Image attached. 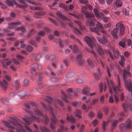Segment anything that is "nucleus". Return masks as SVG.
Returning a JSON list of instances; mask_svg holds the SVG:
<instances>
[{
	"label": "nucleus",
	"mask_w": 132,
	"mask_h": 132,
	"mask_svg": "<svg viewBox=\"0 0 132 132\" xmlns=\"http://www.w3.org/2000/svg\"><path fill=\"white\" fill-rule=\"evenodd\" d=\"M107 85L106 84H105L104 91H105L106 87L108 86H109V87L110 92L111 93L114 92L115 93L114 96L115 103L117 104L118 103L120 94H121V101L123 100L124 98V96L123 93L121 92L120 82L119 76H117V82L118 84L117 86H116L113 82L111 80H107Z\"/></svg>",
	"instance_id": "1"
},
{
	"label": "nucleus",
	"mask_w": 132,
	"mask_h": 132,
	"mask_svg": "<svg viewBox=\"0 0 132 132\" xmlns=\"http://www.w3.org/2000/svg\"><path fill=\"white\" fill-rule=\"evenodd\" d=\"M10 122L13 124L14 126L17 127V129H15L14 127L10 125V123L7 121H4L5 126L9 128L11 132H15V131L17 132H21V131H25V130L24 127L20 123H18L16 120H11Z\"/></svg>",
	"instance_id": "2"
},
{
	"label": "nucleus",
	"mask_w": 132,
	"mask_h": 132,
	"mask_svg": "<svg viewBox=\"0 0 132 132\" xmlns=\"http://www.w3.org/2000/svg\"><path fill=\"white\" fill-rule=\"evenodd\" d=\"M30 115V117H29L28 116H26V118L23 119V121L24 122V125L25 128L29 132H32V130L26 126V125H29L30 124L31 121H36L38 122H43V120L40 118L36 117L34 116L33 113L31 112L28 110H26Z\"/></svg>",
	"instance_id": "3"
},
{
	"label": "nucleus",
	"mask_w": 132,
	"mask_h": 132,
	"mask_svg": "<svg viewBox=\"0 0 132 132\" xmlns=\"http://www.w3.org/2000/svg\"><path fill=\"white\" fill-rule=\"evenodd\" d=\"M116 27V28H114V29L111 31V33L114 38L117 39L118 38V34L119 30V35L120 36H122L125 34V28L123 24L120 23H118L117 24Z\"/></svg>",
	"instance_id": "4"
},
{
	"label": "nucleus",
	"mask_w": 132,
	"mask_h": 132,
	"mask_svg": "<svg viewBox=\"0 0 132 132\" xmlns=\"http://www.w3.org/2000/svg\"><path fill=\"white\" fill-rule=\"evenodd\" d=\"M41 104L45 110H48L50 113L52 115V117L51 118V121L50 126L51 129L53 130L55 129L56 127L55 125L56 124L57 121L56 118L53 113V109L50 106H49V108L47 107L46 104L43 103H42Z\"/></svg>",
	"instance_id": "5"
},
{
	"label": "nucleus",
	"mask_w": 132,
	"mask_h": 132,
	"mask_svg": "<svg viewBox=\"0 0 132 132\" xmlns=\"http://www.w3.org/2000/svg\"><path fill=\"white\" fill-rule=\"evenodd\" d=\"M85 40L88 45L92 48L94 49V47L95 48L97 52L100 55H102L104 53L103 50L100 46L97 47L94 45L92 39L87 36L85 37Z\"/></svg>",
	"instance_id": "6"
},
{
	"label": "nucleus",
	"mask_w": 132,
	"mask_h": 132,
	"mask_svg": "<svg viewBox=\"0 0 132 132\" xmlns=\"http://www.w3.org/2000/svg\"><path fill=\"white\" fill-rule=\"evenodd\" d=\"M87 7L86 6H84L82 8V11L86 15V18L88 20V22L89 26L92 27L95 24V20L94 18V15L93 13H89L87 11Z\"/></svg>",
	"instance_id": "7"
},
{
	"label": "nucleus",
	"mask_w": 132,
	"mask_h": 132,
	"mask_svg": "<svg viewBox=\"0 0 132 132\" xmlns=\"http://www.w3.org/2000/svg\"><path fill=\"white\" fill-rule=\"evenodd\" d=\"M132 127V123L130 120L129 119L125 122V126L122 123L120 125L119 129L121 132H123L126 129H130Z\"/></svg>",
	"instance_id": "8"
},
{
	"label": "nucleus",
	"mask_w": 132,
	"mask_h": 132,
	"mask_svg": "<svg viewBox=\"0 0 132 132\" xmlns=\"http://www.w3.org/2000/svg\"><path fill=\"white\" fill-rule=\"evenodd\" d=\"M122 107L125 112L128 111H131L132 110V101L130 100H125L122 105Z\"/></svg>",
	"instance_id": "9"
},
{
	"label": "nucleus",
	"mask_w": 132,
	"mask_h": 132,
	"mask_svg": "<svg viewBox=\"0 0 132 132\" xmlns=\"http://www.w3.org/2000/svg\"><path fill=\"white\" fill-rule=\"evenodd\" d=\"M20 25V23L19 22L11 23L9 25V29H11L14 28L15 30H18L19 31L23 32L25 30V29L24 27L19 28L18 26Z\"/></svg>",
	"instance_id": "10"
},
{
	"label": "nucleus",
	"mask_w": 132,
	"mask_h": 132,
	"mask_svg": "<svg viewBox=\"0 0 132 132\" xmlns=\"http://www.w3.org/2000/svg\"><path fill=\"white\" fill-rule=\"evenodd\" d=\"M35 114L38 116H42L43 118H44L45 120L44 121L45 123L47 124L48 123L49 121V119L46 115H44L42 111L40 110L38 108H36L34 110Z\"/></svg>",
	"instance_id": "11"
},
{
	"label": "nucleus",
	"mask_w": 132,
	"mask_h": 132,
	"mask_svg": "<svg viewBox=\"0 0 132 132\" xmlns=\"http://www.w3.org/2000/svg\"><path fill=\"white\" fill-rule=\"evenodd\" d=\"M68 91L69 93V95L68 96L66 95L64 93V92L61 91V93L62 94L61 97L63 100L64 101L68 103L69 102L68 100V98H71L73 97L71 96L70 94V93L73 92L72 89V88H69L68 89Z\"/></svg>",
	"instance_id": "12"
},
{
	"label": "nucleus",
	"mask_w": 132,
	"mask_h": 132,
	"mask_svg": "<svg viewBox=\"0 0 132 132\" xmlns=\"http://www.w3.org/2000/svg\"><path fill=\"white\" fill-rule=\"evenodd\" d=\"M47 101L48 102V103L50 104H52L54 105L55 108H58V106L56 105L55 104V103H56L59 104L61 106H62L63 105V104L62 102L59 100H56L55 101H54V103H53V100H52V98L50 97H47Z\"/></svg>",
	"instance_id": "13"
},
{
	"label": "nucleus",
	"mask_w": 132,
	"mask_h": 132,
	"mask_svg": "<svg viewBox=\"0 0 132 132\" xmlns=\"http://www.w3.org/2000/svg\"><path fill=\"white\" fill-rule=\"evenodd\" d=\"M103 27L102 25L98 22H97L96 27L91 28H90V30L92 31L96 32L97 35H100V33L99 32V30L101 29H102Z\"/></svg>",
	"instance_id": "14"
},
{
	"label": "nucleus",
	"mask_w": 132,
	"mask_h": 132,
	"mask_svg": "<svg viewBox=\"0 0 132 132\" xmlns=\"http://www.w3.org/2000/svg\"><path fill=\"white\" fill-rule=\"evenodd\" d=\"M58 16L60 17L62 20H65L67 21L68 22H67V23L71 27H73V23L71 22L69 19L67 18L65 16L61 14V13H60L58 14Z\"/></svg>",
	"instance_id": "15"
},
{
	"label": "nucleus",
	"mask_w": 132,
	"mask_h": 132,
	"mask_svg": "<svg viewBox=\"0 0 132 132\" xmlns=\"http://www.w3.org/2000/svg\"><path fill=\"white\" fill-rule=\"evenodd\" d=\"M98 62L99 64H101L102 67L103 68H104L106 67L107 71V72L108 76L110 77H111V75L110 73V71H111V70L109 68L107 67L105 62H102L101 60H100L99 61H98Z\"/></svg>",
	"instance_id": "16"
},
{
	"label": "nucleus",
	"mask_w": 132,
	"mask_h": 132,
	"mask_svg": "<svg viewBox=\"0 0 132 132\" xmlns=\"http://www.w3.org/2000/svg\"><path fill=\"white\" fill-rule=\"evenodd\" d=\"M43 54H35L34 55L33 57L36 58H39V57H44L45 58H55L56 57L55 56L51 55H45L44 56H43Z\"/></svg>",
	"instance_id": "17"
},
{
	"label": "nucleus",
	"mask_w": 132,
	"mask_h": 132,
	"mask_svg": "<svg viewBox=\"0 0 132 132\" xmlns=\"http://www.w3.org/2000/svg\"><path fill=\"white\" fill-rule=\"evenodd\" d=\"M108 37H103L102 38L98 37L97 39L99 42L103 44H105L107 43L108 41Z\"/></svg>",
	"instance_id": "18"
},
{
	"label": "nucleus",
	"mask_w": 132,
	"mask_h": 132,
	"mask_svg": "<svg viewBox=\"0 0 132 132\" xmlns=\"http://www.w3.org/2000/svg\"><path fill=\"white\" fill-rule=\"evenodd\" d=\"M31 71L32 72H35V70L37 69H40L42 68V66L40 65H38L37 64H35L31 66Z\"/></svg>",
	"instance_id": "19"
},
{
	"label": "nucleus",
	"mask_w": 132,
	"mask_h": 132,
	"mask_svg": "<svg viewBox=\"0 0 132 132\" xmlns=\"http://www.w3.org/2000/svg\"><path fill=\"white\" fill-rule=\"evenodd\" d=\"M101 73L100 72V70L98 68L97 69L96 72H95L94 74V76L95 79L98 80L100 79V76Z\"/></svg>",
	"instance_id": "20"
},
{
	"label": "nucleus",
	"mask_w": 132,
	"mask_h": 132,
	"mask_svg": "<svg viewBox=\"0 0 132 132\" xmlns=\"http://www.w3.org/2000/svg\"><path fill=\"white\" fill-rule=\"evenodd\" d=\"M0 84L4 89L6 90L7 89L8 85V83L5 79L2 82L0 81Z\"/></svg>",
	"instance_id": "21"
},
{
	"label": "nucleus",
	"mask_w": 132,
	"mask_h": 132,
	"mask_svg": "<svg viewBox=\"0 0 132 132\" xmlns=\"http://www.w3.org/2000/svg\"><path fill=\"white\" fill-rule=\"evenodd\" d=\"M118 122V121L117 120H112V122L111 123V132H113V130L116 127L117 124Z\"/></svg>",
	"instance_id": "22"
},
{
	"label": "nucleus",
	"mask_w": 132,
	"mask_h": 132,
	"mask_svg": "<svg viewBox=\"0 0 132 132\" xmlns=\"http://www.w3.org/2000/svg\"><path fill=\"white\" fill-rule=\"evenodd\" d=\"M112 49L115 57L116 58H118L120 56L121 57V58H123V56L122 55H121L117 50H115L113 48H112Z\"/></svg>",
	"instance_id": "23"
},
{
	"label": "nucleus",
	"mask_w": 132,
	"mask_h": 132,
	"mask_svg": "<svg viewBox=\"0 0 132 132\" xmlns=\"http://www.w3.org/2000/svg\"><path fill=\"white\" fill-rule=\"evenodd\" d=\"M11 63V61L7 59H6L4 61H2V62L3 65L4 67H5L6 65L8 66L10 65Z\"/></svg>",
	"instance_id": "24"
},
{
	"label": "nucleus",
	"mask_w": 132,
	"mask_h": 132,
	"mask_svg": "<svg viewBox=\"0 0 132 132\" xmlns=\"http://www.w3.org/2000/svg\"><path fill=\"white\" fill-rule=\"evenodd\" d=\"M98 101V100L97 98L93 100L92 101V102L90 103L89 104V105H88V110L91 109V107H90V106L94 105L95 104L97 103Z\"/></svg>",
	"instance_id": "25"
},
{
	"label": "nucleus",
	"mask_w": 132,
	"mask_h": 132,
	"mask_svg": "<svg viewBox=\"0 0 132 132\" xmlns=\"http://www.w3.org/2000/svg\"><path fill=\"white\" fill-rule=\"evenodd\" d=\"M76 61L79 66H82L84 64V60L83 58H77Z\"/></svg>",
	"instance_id": "26"
},
{
	"label": "nucleus",
	"mask_w": 132,
	"mask_h": 132,
	"mask_svg": "<svg viewBox=\"0 0 132 132\" xmlns=\"http://www.w3.org/2000/svg\"><path fill=\"white\" fill-rule=\"evenodd\" d=\"M89 89L88 87H85L84 88L82 93L85 95H89V93L88 91Z\"/></svg>",
	"instance_id": "27"
},
{
	"label": "nucleus",
	"mask_w": 132,
	"mask_h": 132,
	"mask_svg": "<svg viewBox=\"0 0 132 132\" xmlns=\"http://www.w3.org/2000/svg\"><path fill=\"white\" fill-rule=\"evenodd\" d=\"M94 62L93 60L91 59L90 58H88L87 60L88 64L91 67H93L94 66Z\"/></svg>",
	"instance_id": "28"
},
{
	"label": "nucleus",
	"mask_w": 132,
	"mask_h": 132,
	"mask_svg": "<svg viewBox=\"0 0 132 132\" xmlns=\"http://www.w3.org/2000/svg\"><path fill=\"white\" fill-rule=\"evenodd\" d=\"M69 47L71 48L72 49L73 52L75 53H77L78 51V49L77 46L75 45H74L73 46V48H72V45H70Z\"/></svg>",
	"instance_id": "29"
},
{
	"label": "nucleus",
	"mask_w": 132,
	"mask_h": 132,
	"mask_svg": "<svg viewBox=\"0 0 132 132\" xmlns=\"http://www.w3.org/2000/svg\"><path fill=\"white\" fill-rule=\"evenodd\" d=\"M75 115L76 117H78L79 118H81V116L80 115L81 114V111L78 110H76L74 112Z\"/></svg>",
	"instance_id": "30"
},
{
	"label": "nucleus",
	"mask_w": 132,
	"mask_h": 132,
	"mask_svg": "<svg viewBox=\"0 0 132 132\" xmlns=\"http://www.w3.org/2000/svg\"><path fill=\"white\" fill-rule=\"evenodd\" d=\"M45 14L44 12L43 11H40L37 12H36L35 13V14L34 15V16L37 18L39 15H43Z\"/></svg>",
	"instance_id": "31"
},
{
	"label": "nucleus",
	"mask_w": 132,
	"mask_h": 132,
	"mask_svg": "<svg viewBox=\"0 0 132 132\" xmlns=\"http://www.w3.org/2000/svg\"><path fill=\"white\" fill-rule=\"evenodd\" d=\"M6 3L9 6H13L14 4H15V2L12 0H6Z\"/></svg>",
	"instance_id": "32"
},
{
	"label": "nucleus",
	"mask_w": 132,
	"mask_h": 132,
	"mask_svg": "<svg viewBox=\"0 0 132 132\" xmlns=\"http://www.w3.org/2000/svg\"><path fill=\"white\" fill-rule=\"evenodd\" d=\"M40 129L43 132H51V130L50 129H48L44 126L41 127Z\"/></svg>",
	"instance_id": "33"
},
{
	"label": "nucleus",
	"mask_w": 132,
	"mask_h": 132,
	"mask_svg": "<svg viewBox=\"0 0 132 132\" xmlns=\"http://www.w3.org/2000/svg\"><path fill=\"white\" fill-rule=\"evenodd\" d=\"M67 119L68 120L73 122H75L74 118L71 116L70 117L68 115L67 117Z\"/></svg>",
	"instance_id": "34"
},
{
	"label": "nucleus",
	"mask_w": 132,
	"mask_h": 132,
	"mask_svg": "<svg viewBox=\"0 0 132 132\" xmlns=\"http://www.w3.org/2000/svg\"><path fill=\"white\" fill-rule=\"evenodd\" d=\"M94 12L95 15L98 18H99L100 17V15L99 14V12L97 9L96 8L94 9Z\"/></svg>",
	"instance_id": "35"
},
{
	"label": "nucleus",
	"mask_w": 132,
	"mask_h": 132,
	"mask_svg": "<svg viewBox=\"0 0 132 132\" xmlns=\"http://www.w3.org/2000/svg\"><path fill=\"white\" fill-rule=\"evenodd\" d=\"M100 32L102 34L103 37H108L109 35L108 33L106 32L104 30H100Z\"/></svg>",
	"instance_id": "36"
},
{
	"label": "nucleus",
	"mask_w": 132,
	"mask_h": 132,
	"mask_svg": "<svg viewBox=\"0 0 132 132\" xmlns=\"http://www.w3.org/2000/svg\"><path fill=\"white\" fill-rule=\"evenodd\" d=\"M124 116V114L122 112H120L118 113L117 117L119 118V120H121L123 119V117Z\"/></svg>",
	"instance_id": "37"
},
{
	"label": "nucleus",
	"mask_w": 132,
	"mask_h": 132,
	"mask_svg": "<svg viewBox=\"0 0 132 132\" xmlns=\"http://www.w3.org/2000/svg\"><path fill=\"white\" fill-rule=\"evenodd\" d=\"M87 96H85L83 97L82 98L83 100L86 103H88L91 101L90 99L89 98L87 99Z\"/></svg>",
	"instance_id": "38"
},
{
	"label": "nucleus",
	"mask_w": 132,
	"mask_h": 132,
	"mask_svg": "<svg viewBox=\"0 0 132 132\" xmlns=\"http://www.w3.org/2000/svg\"><path fill=\"white\" fill-rule=\"evenodd\" d=\"M122 3L121 0H117L116 1V6L120 7L122 5Z\"/></svg>",
	"instance_id": "39"
},
{
	"label": "nucleus",
	"mask_w": 132,
	"mask_h": 132,
	"mask_svg": "<svg viewBox=\"0 0 132 132\" xmlns=\"http://www.w3.org/2000/svg\"><path fill=\"white\" fill-rule=\"evenodd\" d=\"M60 129H61V131H67L68 129V128L66 127H64V126L63 125H60Z\"/></svg>",
	"instance_id": "40"
},
{
	"label": "nucleus",
	"mask_w": 132,
	"mask_h": 132,
	"mask_svg": "<svg viewBox=\"0 0 132 132\" xmlns=\"http://www.w3.org/2000/svg\"><path fill=\"white\" fill-rule=\"evenodd\" d=\"M59 6L60 7L62 8L63 9L66 10H67L68 9V7L66 5L62 3L60 4L59 5Z\"/></svg>",
	"instance_id": "41"
},
{
	"label": "nucleus",
	"mask_w": 132,
	"mask_h": 132,
	"mask_svg": "<svg viewBox=\"0 0 132 132\" xmlns=\"http://www.w3.org/2000/svg\"><path fill=\"white\" fill-rule=\"evenodd\" d=\"M108 123V121H103L102 124V127L103 129L104 130L106 127V125Z\"/></svg>",
	"instance_id": "42"
},
{
	"label": "nucleus",
	"mask_w": 132,
	"mask_h": 132,
	"mask_svg": "<svg viewBox=\"0 0 132 132\" xmlns=\"http://www.w3.org/2000/svg\"><path fill=\"white\" fill-rule=\"evenodd\" d=\"M114 101L113 98V96L112 95H111L110 97L109 100V102L110 103H114Z\"/></svg>",
	"instance_id": "43"
},
{
	"label": "nucleus",
	"mask_w": 132,
	"mask_h": 132,
	"mask_svg": "<svg viewBox=\"0 0 132 132\" xmlns=\"http://www.w3.org/2000/svg\"><path fill=\"white\" fill-rule=\"evenodd\" d=\"M15 87L16 89L19 88L20 86L19 81L18 80H15L14 81Z\"/></svg>",
	"instance_id": "44"
},
{
	"label": "nucleus",
	"mask_w": 132,
	"mask_h": 132,
	"mask_svg": "<svg viewBox=\"0 0 132 132\" xmlns=\"http://www.w3.org/2000/svg\"><path fill=\"white\" fill-rule=\"evenodd\" d=\"M122 12L123 14L125 15L128 16L129 15V13L128 10L126 9H123L122 10Z\"/></svg>",
	"instance_id": "45"
},
{
	"label": "nucleus",
	"mask_w": 132,
	"mask_h": 132,
	"mask_svg": "<svg viewBox=\"0 0 132 132\" xmlns=\"http://www.w3.org/2000/svg\"><path fill=\"white\" fill-rule=\"evenodd\" d=\"M26 50L29 52H31L32 51L33 48L32 47L28 46L27 47Z\"/></svg>",
	"instance_id": "46"
},
{
	"label": "nucleus",
	"mask_w": 132,
	"mask_h": 132,
	"mask_svg": "<svg viewBox=\"0 0 132 132\" xmlns=\"http://www.w3.org/2000/svg\"><path fill=\"white\" fill-rule=\"evenodd\" d=\"M30 8L32 10H41L39 7L36 6H30Z\"/></svg>",
	"instance_id": "47"
},
{
	"label": "nucleus",
	"mask_w": 132,
	"mask_h": 132,
	"mask_svg": "<svg viewBox=\"0 0 132 132\" xmlns=\"http://www.w3.org/2000/svg\"><path fill=\"white\" fill-rule=\"evenodd\" d=\"M102 19L104 22L106 23L108 21L110 20V18L106 16L103 17L102 18Z\"/></svg>",
	"instance_id": "48"
},
{
	"label": "nucleus",
	"mask_w": 132,
	"mask_h": 132,
	"mask_svg": "<svg viewBox=\"0 0 132 132\" xmlns=\"http://www.w3.org/2000/svg\"><path fill=\"white\" fill-rule=\"evenodd\" d=\"M74 31L76 33H78L80 34H81L82 33L76 27L73 28Z\"/></svg>",
	"instance_id": "49"
},
{
	"label": "nucleus",
	"mask_w": 132,
	"mask_h": 132,
	"mask_svg": "<svg viewBox=\"0 0 132 132\" xmlns=\"http://www.w3.org/2000/svg\"><path fill=\"white\" fill-rule=\"evenodd\" d=\"M104 53L109 55L110 58H113L112 53L109 51L106 50L105 51Z\"/></svg>",
	"instance_id": "50"
},
{
	"label": "nucleus",
	"mask_w": 132,
	"mask_h": 132,
	"mask_svg": "<svg viewBox=\"0 0 132 132\" xmlns=\"http://www.w3.org/2000/svg\"><path fill=\"white\" fill-rule=\"evenodd\" d=\"M30 43L32 45L36 47H37V44L35 41L32 40H30L29 41Z\"/></svg>",
	"instance_id": "51"
},
{
	"label": "nucleus",
	"mask_w": 132,
	"mask_h": 132,
	"mask_svg": "<svg viewBox=\"0 0 132 132\" xmlns=\"http://www.w3.org/2000/svg\"><path fill=\"white\" fill-rule=\"evenodd\" d=\"M120 65L122 67L125 64V58H121V61L119 62Z\"/></svg>",
	"instance_id": "52"
},
{
	"label": "nucleus",
	"mask_w": 132,
	"mask_h": 132,
	"mask_svg": "<svg viewBox=\"0 0 132 132\" xmlns=\"http://www.w3.org/2000/svg\"><path fill=\"white\" fill-rule=\"evenodd\" d=\"M119 45L120 46L122 47L125 48V46L126 44L124 42H120L119 43Z\"/></svg>",
	"instance_id": "53"
},
{
	"label": "nucleus",
	"mask_w": 132,
	"mask_h": 132,
	"mask_svg": "<svg viewBox=\"0 0 132 132\" xmlns=\"http://www.w3.org/2000/svg\"><path fill=\"white\" fill-rule=\"evenodd\" d=\"M84 81V80L80 78L76 80V82L78 83H82Z\"/></svg>",
	"instance_id": "54"
},
{
	"label": "nucleus",
	"mask_w": 132,
	"mask_h": 132,
	"mask_svg": "<svg viewBox=\"0 0 132 132\" xmlns=\"http://www.w3.org/2000/svg\"><path fill=\"white\" fill-rule=\"evenodd\" d=\"M20 46L21 47L23 48L25 46V44L24 43L23 41H21L20 42Z\"/></svg>",
	"instance_id": "55"
},
{
	"label": "nucleus",
	"mask_w": 132,
	"mask_h": 132,
	"mask_svg": "<svg viewBox=\"0 0 132 132\" xmlns=\"http://www.w3.org/2000/svg\"><path fill=\"white\" fill-rule=\"evenodd\" d=\"M38 34L41 36H44L45 35V33L44 31H42L39 32Z\"/></svg>",
	"instance_id": "56"
},
{
	"label": "nucleus",
	"mask_w": 132,
	"mask_h": 132,
	"mask_svg": "<svg viewBox=\"0 0 132 132\" xmlns=\"http://www.w3.org/2000/svg\"><path fill=\"white\" fill-rule=\"evenodd\" d=\"M108 109L107 108L104 107V108L105 115H107L108 113Z\"/></svg>",
	"instance_id": "57"
},
{
	"label": "nucleus",
	"mask_w": 132,
	"mask_h": 132,
	"mask_svg": "<svg viewBox=\"0 0 132 132\" xmlns=\"http://www.w3.org/2000/svg\"><path fill=\"white\" fill-rule=\"evenodd\" d=\"M100 92L102 93V92L103 89V85L102 84H101L99 86Z\"/></svg>",
	"instance_id": "58"
},
{
	"label": "nucleus",
	"mask_w": 132,
	"mask_h": 132,
	"mask_svg": "<svg viewBox=\"0 0 132 132\" xmlns=\"http://www.w3.org/2000/svg\"><path fill=\"white\" fill-rule=\"evenodd\" d=\"M79 1L80 3L82 4L87 3L88 2V0H79Z\"/></svg>",
	"instance_id": "59"
},
{
	"label": "nucleus",
	"mask_w": 132,
	"mask_h": 132,
	"mask_svg": "<svg viewBox=\"0 0 132 132\" xmlns=\"http://www.w3.org/2000/svg\"><path fill=\"white\" fill-rule=\"evenodd\" d=\"M95 116V114L92 112H90L89 114V116L90 118H93Z\"/></svg>",
	"instance_id": "60"
},
{
	"label": "nucleus",
	"mask_w": 132,
	"mask_h": 132,
	"mask_svg": "<svg viewBox=\"0 0 132 132\" xmlns=\"http://www.w3.org/2000/svg\"><path fill=\"white\" fill-rule=\"evenodd\" d=\"M127 45L128 46H130L131 45L132 42L131 40L129 39H127Z\"/></svg>",
	"instance_id": "61"
},
{
	"label": "nucleus",
	"mask_w": 132,
	"mask_h": 132,
	"mask_svg": "<svg viewBox=\"0 0 132 132\" xmlns=\"http://www.w3.org/2000/svg\"><path fill=\"white\" fill-rule=\"evenodd\" d=\"M27 1L29 3H30L32 4L33 5H38L39 4L38 3H35L34 2H32L31 1H30L29 0H28V1Z\"/></svg>",
	"instance_id": "62"
},
{
	"label": "nucleus",
	"mask_w": 132,
	"mask_h": 132,
	"mask_svg": "<svg viewBox=\"0 0 132 132\" xmlns=\"http://www.w3.org/2000/svg\"><path fill=\"white\" fill-rule=\"evenodd\" d=\"M103 114L101 112H98L97 114V117L99 119H101L102 116Z\"/></svg>",
	"instance_id": "63"
},
{
	"label": "nucleus",
	"mask_w": 132,
	"mask_h": 132,
	"mask_svg": "<svg viewBox=\"0 0 132 132\" xmlns=\"http://www.w3.org/2000/svg\"><path fill=\"white\" fill-rule=\"evenodd\" d=\"M102 12H103L104 13L106 14H108L109 13V11L106 9H104L102 10Z\"/></svg>",
	"instance_id": "64"
}]
</instances>
